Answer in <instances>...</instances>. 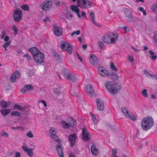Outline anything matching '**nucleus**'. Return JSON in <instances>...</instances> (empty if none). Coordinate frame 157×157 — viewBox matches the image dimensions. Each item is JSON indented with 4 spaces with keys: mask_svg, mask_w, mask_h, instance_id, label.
Masks as SVG:
<instances>
[{
    "mask_svg": "<svg viewBox=\"0 0 157 157\" xmlns=\"http://www.w3.org/2000/svg\"><path fill=\"white\" fill-rule=\"evenodd\" d=\"M23 56L24 57H26V59L28 60H29L31 59L30 56L28 54H24Z\"/></svg>",
    "mask_w": 157,
    "mask_h": 157,
    "instance_id": "obj_54",
    "label": "nucleus"
},
{
    "mask_svg": "<svg viewBox=\"0 0 157 157\" xmlns=\"http://www.w3.org/2000/svg\"><path fill=\"white\" fill-rule=\"evenodd\" d=\"M83 140L86 142H88L90 139V138H82Z\"/></svg>",
    "mask_w": 157,
    "mask_h": 157,
    "instance_id": "obj_63",
    "label": "nucleus"
},
{
    "mask_svg": "<svg viewBox=\"0 0 157 157\" xmlns=\"http://www.w3.org/2000/svg\"><path fill=\"white\" fill-rule=\"evenodd\" d=\"M142 93L143 95L145 97L147 98V97L148 95L147 94V90L146 89H145L144 90L142 91Z\"/></svg>",
    "mask_w": 157,
    "mask_h": 157,
    "instance_id": "obj_44",
    "label": "nucleus"
},
{
    "mask_svg": "<svg viewBox=\"0 0 157 157\" xmlns=\"http://www.w3.org/2000/svg\"><path fill=\"white\" fill-rule=\"evenodd\" d=\"M26 136L28 137H33V136L32 132L31 131H29L26 134Z\"/></svg>",
    "mask_w": 157,
    "mask_h": 157,
    "instance_id": "obj_49",
    "label": "nucleus"
},
{
    "mask_svg": "<svg viewBox=\"0 0 157 157\" xmlns=\"http://www.w3.org/2000/svg\"><path fill=\"white\" fill-rule=\"evenodd\" d=\"M12 30L15 32L14 35H16L17 34L18 31V29L15 25H14L13 26L12 28Z\"/></svg>",
    "mask_w": 157,
    "mask_h": 157,
    "instance_id": "obj_41",
    "label": "nucleus"
},
{
    "mask_svg": "<svg viewBox=\"0 0 157 157\" xmlns=\"http://www.w3.org/2000/svg\"><path fill=\"white\" fill-rule=\"evenodd\" d=\"M92 21L93 22V23L95 24V25L98 26H100V25L98 23H97V22H96V21L95 20L94 18L92 19Z\"/></svg>",
    "mask_w": 157,
    "mask_h": 157,
    "instance_id": "obj_58",
    "label": "nucleus"
},
{
    "mask_svg": "<svg viewBox=\"0 0 157 157\" xmlns=\"http://www.w3.org/2000/svg\"><path fill=\"white\" fill-rule=\"evenodd\" d=\"M154 124V121L153 118L150 116H147L144 117L142 119L141 125V127L144 130H147L153 126Z\"/></svg>",
    "mask_w": 157,
    "mask_h": 157,
    "instance_id": "obj_1",
    "label": "nucleus"
},
{
    "mask_svg": "<svg viewBox=\"0 0 157 157\" xmlns=\"http://www.w3.org/2000/svg\"><path fill=\"white\" fill-rule=\"evenodd\" d=\"M21 74L18 71L14 72L10 77V80L12 82H15L20 77Z\"/></svg>",
    "mask_w": 157,
    "mask_h": 157,
    "instance_id": "obj_13",
    "label": "nucleus"
},
{
    "mask_svg": "<svg viewBox=\"0 0 157 157\" xmlns=\"http://www.w3.org/2000/svg\"><path fill=\"white\" fill-rule=\"evenodd\" d=\"M98 133L100 134L101 136H103V135L105 134L104 132L100 131H98Z\"/></svg>",
    "mask_w": 157,
    "mask_h": 157,
    "instance_id": "obj_64",
    "label": "nucleus"
},
{
    "mask_svg": "<svg viewBox=\"0 0 157 157\" xmlns=\"http://www.w3.org/2000/svg\"><path fill=\"white\" fill-rule=\"evenodd\" d=\"M6 34V32L5 31H2L1 34V38L2 39H3L4 38V37H5Z\"/></svg>",
    "mask_w": 157,
    "mask_h": 157,
    "instance_id": "obj_51",
    "label": "nucleus"
},
{
    "mask_svg": "<svg viewBox=\"0 0 157 157\" xmlns=\"http://www.w3.org/2000/svg\"><path fill=\"white\" fill-rule=\"evenodd\" d=\"M80 32L79 30H77L72 33L71 34V36H73L75 34L76 35H78L80 34Z\"/></svg>",
    "mask_w": 157,
    "mask_h": 157,
    "instance_id": "obj_48",
    "label": "nucleus"
},
{
    "mask_svg": "<svg viewBox=\"0 0 157 157\" xmlns=\"http://www.w3.org/2000/svg\"><path fill=\"white\" fill-rule=\"evenodd\" d=\"M59 89L60 88L59 87L55 88L54 89V92L55 94H60V92H59Z\"/></svg>",
    "mask_w": 157,
    "mask_h": 157,
    "instance_id": "obj_45",
    "label": "nucleus"
},
{
    "mask_svg": "<svg viewBox=\"0 0 157 157\" xmlns=\"http://www.w3.org/2000/svg\"><path fill=\"white\" fill-rule=\"evenodd\" d=\"M33 89V87L31 85L25 86L21 90V92L23 93H26L28 91H32Z\"/></svg>",
    "mask_w": 157,
    "mask_h": 157,
    "instance_id": "obj_20",
    "label": "nucleus"
},
{
    "mask_svg": "<svg viewBox=\"0 0 157 157\" xmlns=\"http://www.w3.org/2000/svg\"><path fill=\"white\" fill-rule=\"evenodd\" d=\"M82 137H89L90 136L89 133L85 128H83L82 129Z\"/></svg>",
    "mask_w": 157,
    "mask_h": 157,
    "instance_id": "obj_29",
    "label": "nucleus"
},
{
    "mask_svg": "<svg viewBox=\"0 0 157 157\" xmlns=\"http://www.w3.org/2000/svg\"><path fill=\"white\" fill-rule=\"evenodd\" d=\"M151 10L155 13H157V3H155L152 5Z\"/></svg>",
    "mask_w": 157,
    "mask_h": 157,
    "instance_id": "obj_33",
    "label": "nucleus"
},
{
    "mask_svg": "<svg viewBox=\"0 0 157 157\" xmlns=\"http://www.w3.org/2000/svg\"><path fill=\"white\" fill-rule=\"evenodd\" d=\"M21 155V154L19 152H17L15 154L14 157H20Z\"/></svg>",
    "mask_w": 157,
    "mask_h": 157,
    "instance_id": "obj_59",
    "label": "nucleus"
},
{
    "mask_svg": "<svg viewBox=\"0 0 157 157\" xmlns=\"http://www.w3.org/2000/svg\"><path fill=\"white\" fill-rule=\"evenodd\" d=\"M77 55L78 58V59L81 62L82 61V59L81 56L78 54V53H77Z\"/></svg>",
    "mask_w": 157,
    "mask_h": 157,
    "instance_id": "obj_61",
    "label": "nucleus"
},
{
    "mask_svg": "<svg viewBox=\"0 0 157 157\" xmlns=\"http://www.w3.org/2000/svg\"><path fill=\"white\" fill-rule=\"evenodd\" d=\"M113 86V87H112L111 89H110V90L109 91V92L112 94H116L117 92V89L116 88V86L114 84Z\"/></svg>",
    "mask_w": 157,
    "mask_h": 157,
    "instance_id": "obj_31",
    "label": "nucleus"
},
{
    "mask_svg": "<svg viewBox=\"0 0 157 157\" xmlns=\"http://www.w3.org/2000/svg\"><path fill=\"white\" fill-rule=\"evenodd\" d=\"M54 31L55 34L57 36H61L63 32L62 29L56 26H54Z\"/></svg>",
    "mask_w": 157,
    "mask_h": 157,
    "instance_id": "obj_19",
    "label": "nucleus"
},
{
    "mask_svg": "<svg viewBox=\"0 0 157 157\" xmlns=\"http://www.w3.org/2000/svg\"><path fill=\"white\" fill-rule=\"evenodd\" d=\"M43 20L47 23L48 24H50V20L49 17H46L45 18L43 19Z\"/></svg>",
    "mask_w": 157,
    "mask_h": 157,
    "instance_id": "obj_47",
    "label": "nucleus"
},
{
    "mask_svg": "<svg viewBox=\"0 0 157 157\" xmlns=\"http://www.w3.org/2000/svg\"><path fill=\"white\" fill-rule=\"evenodd\" d=\"M98 72L99 74L102 76L109 77L110 75V71L102 67H100L98 68Z\"/></svg>",
    "mask_w": 157,
    "mask_h": 157,
    "instance_id": "obj_12",
    "label": "nucleus"
},
{
    "mask_svg": "<svg viewBox=\"0 0 157 157\" xmlns=\"http://www.w3.org/2000/svg\"><path fill=\"white\" fill-rule=\"evenodd\" d=\"M12 116H18L20 115V113L19 112L17 111H14L11 113Z\"/></svg>",
    "mask_w": 157,
    "mask_h": 157,
    "instance_id": "obj_43",
    "label": "nucleus"
},
{
    "mask_svg": "<svg viewBox=\"0 0 157 157\" xmlns=\"http://www.w3.org/2000/svg\"><path fill=\"white\" fill-rule=\"evenodd\" d=\"M123 113L126 116L128 117L132 120L135 121L136 118L133 113L130 112L124 107H122L121 109Z\"/></svg>",
    "mask_w": 157,
    "mask_h": 157,
    "instance_id": "obj_7",
    "label": "nucleus"
},
{
    "mask_svg": "<svg viewBox=\"0 0 157 157\" xmlns=\"http://www.w3.org/2000/svg\"><path fill=\"white\" fill-rule=\"evenodd\" d=\"M58 130L54 128L51 127L49 131V134L51 137H58L56 135Z\"/></svg>",
    "mask_w": 157,
    "mask_h": 157,
    "instance_id": "obj_18",
    "label": "nucleus"
},
{
    "mask_svg": "<svg viewBox=\"0 0 157 157\" xmlns=\"http://www.w3.org/2000/svg\"><path fill=\"white\" fill-rule=\"evenodd\" d=\"M90 15L92 19L94 18L95 15L94 13L93 12H91L90 14Z\"/></svg>",
    "mask_w": 157,
    "mask_h": 157,
    "instance_id": "obj_62",
    "label": "nucleus"
},
{
    "mask_svg": "<svg viewBox=\"0 0 157 157\" xmlns=\"http://www.w3.org/2000/svg\"><path fill=\"white\" fill-rule=\"evenodd\" d=\"M21 8L24 10L29 11V6L27 4H24L21 5Z\"/></svg>",
    "mask_w": 157,
    "mask_h": 157,
    "instance_id": "obj_38",
    "label": "nucleus"
},
{
    "mask_svg": "<svg viewBox=\"0 0 157 157\" xmlns=\"http://www.w3.org/2000/svg\"><path fill=\"white\" fill-rule=\"evenodd\" d=\"M10 42H8L5 43L3 45V47L5 48H6L10 45Z\"/></svg>",
    "mask_w": 157,
    "mask_h": 157,
    "instance_id": "obj_46",
    "label": "nucleus"
},
{
    "mask_svg": "<svg viewBox=\"0 0 157 157\" xmlns=\"http://www.w3.org/2000/svg\"><path fill=\"white\" fill-rule=\"evenodd\" d=\"M125 15L129 18H131L132 16L130 10L127 8H124L123 10Z\"/></svg>",
    "mask_w": 157,
    "mask_h": 157,
    "instance_id": "obj_26",
    "label": "nucleus"
},
{
    "mask_svg": "<svg viewBox=\"0 0 157 157\" xmlns=\"http://www.w3.org/2000/svg\"><path fill=\"white\" fill-rule=\"evenodd\" d=\"M60 48L63 50H66L69 54H71L72 51V45L64 41H61L60 44Z\"/></svg>",
    "mask_w": 157,
    "mask_h": 157,
    "instance_id": "obj_4",
    "label": "nucleus"
},
{
    "mask_svg": "<svg viewBox=\"0 0 157 157\" xmlns=\"http://www.w3.org/2000/svg\"><path fill=\"white\" fill-rule=\"evenodd\" d=\"M24 109L21 106L17 104H15L13 107V109L14 110H21Z\"/></svg>",
    "mask_w": 157,
    "mask_h": 157,
    "instance_id": "obj_36",
    "label": "nucleus"
},
{
    "mask_svg": "<svg viewBox=\"0 0 157 157\" xmlns=\"http://www.w3.org/2000/svg\"><path fill=\"white\" fill-rule=\"evenodd\" d=\"M144 73L145 75L147 77H150L151 76H152L153 75L149 73V72L147 71L146 69H145L144 70Z\"/></svg>",
    "mask_w": 157,
    "mask_h": 157,
    "instance_id": "obj_40",
    "label": "nucleus"
},
{
    "mask_svg": "<svg viewBox=\"0 0 157 157\" xmlns=\"http://www.w3.org/2000/svg\"><path fill=\"white\" fill-rule=\"evenodd\" d=\"M128 59L130 62L131 66H133L135 64L133 57L132 56L128 55Z\"/></svg>",
    "mask_w": 157,
    "mask_h": 157,
    "instance_id": "obj_30",
    "label": "nucleus"
},
{
    "mask_svg": "<svg viewBox=\"0 0 157 157\" xmlns=\"http://www.w3.org/2000/svg\"><path fill=\"white\" fill-rule=\"evenodd\" d=\"M29 51L32 53L33 56L41 52L36 47L30 48L29 49Z\"/></svg>",
    "mask_w": 157,
    "mask_h": 157,
    "instance_id": "obj_21",
    "label": "nucleus"
},
{
    "mask_svg": "<svg viewBox=\"0 0 157 157\" xmlns=\"http://www.w3.org/2000/svg\"><path fill=\"white\" fill-rule=\"evenodd\" d=\"M10 105V102L9 101L7 102L4 101H0V105L2 108L8 107Z\"/></svg>",
    "mask_w": 157,
    "mask_h": 157,
    "instance_id": "obj_24",
    "label": "nucleus"
},
{
    "mask_svg": "<svg viewBox=\"0 0 157 157\" xmlns=\"http://www.w3.org/2000/svg\"><path fill=\"white\" fill-rule=\"evenodd\" d=\"M68 123L63 120L62 121L60 122V125L63 128H67L70 127L73 128L76 124V121L71 117L68 118Z\"/></svg>",
    "mask_w": 157,
    "mask_h": 157,
    "instance_id": "obj_3",
    "label": "nucleus"
},
{
    "mask_svg": "<svg viewBox=\"0 0 157 157\" xmlns=\"http://www.w3.org/2000/svg\"><path fill=\"white\" fill-rule=\"evenodd\" d=\"M62 73L65 78L69 80L74 82L76 80L75 76L71 74L70 71L69 69L67 68L64 69L62 71Z\"/></svg>",
    "mask_w": 157,
    "mask_h": 157,
    "instance_id": "obj_5",
    "label": "nucleus"
},
{
    "mask_svg": "<svg viewBox=\"0 0 157 157\" xmlns=\"http://www.w3.org/2000/svg\"><path fill=\"white\" fill-rule=\"evenodd\" d=\"M53 140H55L56 142L58 143V144H61V141L59 140V138H52Z\"/></svg>",
    "mask_w": 157,
    "mask_h": 157,
    "instance_id": "obj_53",
    "label": "nucleus"
},
{
    "mask_svg": "<svg viewBox=\"0 0 157 157\" xmlns=\"http://www.w3.org/2000/svg\"><path fill=\"white\" fill-rule=\"evenodd\" d=\"M90 63L94 67L97 66L99 63V60L94 54H90L89 56Z\"/></svg>",
    "mask_w": 157,
    "mask_h": 157,
    "instance_id": "obj_8",
    "label": "nucleus"
},
{
    "mask_svg": "<svg viewBox=\"0 0 157 157\" xmlns=\"http://www.w3.org/2000/svg\"><path fill=\"white\" fill-rule=\"evenodd\" d=\"M78 6L82 8H90L92 6V3L88 0H77Z\"/></svg>",
    "mask_w": 157,
    "mask_h": 157,
    "instance_id": "obj_6",
    "label": "nucleus"
},
{
    "mask_svg": "<svg viewBox=\"0 0 157 157\" xmlns=\"http://www.w3.org/2000/svg\"><path fill=\"white\" fill-rule=\"evenodd\" d=\"M90 114L91 117V119L93 122V124H96L98 121V117L97 116H94L91 112H90Z\"/></svg>",
    "mask_w": 157,
    "mask_h": 157,
    "instance_id": "obj_27",
    "label": "nucleus"
},
{
    "mask_svg": "<svg viewBox=\"0 0 157 157\" xmlns=\"http://www.w3.org/2000/svg\"><path fill=\"white\" fill-rule=\"evenodd\" d=\"M56 148L59 156L60 157H63L64 154L61 144L60 143L57 144L56 146Z\"/></svg>",
    "mask_w": 157,
    "mask_h": 157,
    "instance_id": "obj_16",
    "label": "nucleus"
},
{
    "mask_svg": "<svg viewBox=\"0 0 157 157\" xmlns=\"http://www.w3.org/2000/svg\"><path fill=\"white\" fill-rule=\"evenodd\" d=\"M114 84V83L112 82H108L105 84V85L107 90L109 91L113 87Z\"/></svg>",
    "mask_w": 157,
    "mask_h": 157,
    "instance_id": "obj_28",
    "label": "nucleus"
},
{
    "mask_svg": "<svg viewBox=\"0 0 157 157\" xmlns=\"http://www.w3.org/2000/svg\"><path fill=\"white\" fill-rule=\"evenodd\" d=\"M131 48L135 52H138L139 51H140V50H139L133 46Z\"/></svg>",
    "mask_w": 157,
    "mask_h": 157,
    "instance_id": "obj_57",
    "label": "nucleus"
},
{
    "mask_svg": "<svg viewBox=\"0 0 157 157\" xmlns=\"http://www.w3.org/2000/svg\"><path fill=\"white\" fill-rule=\"evenodd\" d=\"M91 151L92 154L94 155H98L99 153V151L96 148L94 144H92L91 146Z\"/></svg>",
    "mask_w": 157,
    "mask_h": 157,
    "instance_id": "obj_22",
    "label": "nucleus"
},
{
    "mask_svg": "<svg viewBox=\"0 0 157 157\" xmlns=\"http://www.w3.org/2000/svg\"><path fill=\"white\" fill-rule=\"evenodd\" d=\"M96 102L98 109L100 111H102L104 109V104L103 101L100 99H97Z\"/></svg>",
    "mask_w": 157,
    "mask_h": 157,
    "instance_id": "obj_17",
    "label": "nucleus"
},
{
    "mask_svg": "<svg viewBox=\"0 0 157 157\" xmlns=\"http://www.w3.org/2000/svg\"><path fill=\"white\" fill-rule=\"evenodd\" d=\"M155 35L154 37V40L155 43L157 44V32L155 33Z\"/></svg>",
    "mask_w": 157,
    "mask_h": 157,
    "instance_id": "obj_60",
    "label": "nucleus"
},
{
    "mask_svg": "<svg viewBox=\"0 0 157 157\" xmlns=\"http://www.w3.org/2000/svg\"><path fill=\"white\" fill-rule=\"evenodd\" d=\"M44 56L42 52L39 53V54L34 56V59L35 62L37 63H41L44 59Z\"/></svg>",
    "mask_w": 157,
    "mask_h": 157,
    "instance_id": "obj_11",
    "label": "nucleus"
},
{
    "mask_svg": "<svg viewBox=\"0 0 157 157\" xmlns=\"http://www.w3.org/2000/svg\"><path fill=\"white\" fill-rule=\"evenodd\" d=\"M52 5V1L51 0H48L42 3L40 6L43 10L48 11L51 9Z\"/></svg>",
    "mask_w": 157,
    "mask_h": 157,
    "instance_id": "obj_9",
    "label": "nucleus"
},
{
    "mask_svg": "<svg viewBox=\"0 0 157 157\" xmlns=\"http://www.w3.org/2000/svg\"><path fill=\"white\" fill-rule=\"evenodd\" d=\"M22 11L19 9H17L13 15L14 20L17 22L20 21L22 19Z\"/></svg>",
    "mask_w": 157,
    "mask_h": 157,
    "instance_id": "obj_10",
    "label": "nucleus"
},
{
    "mask_svg": "<svg viewBox=\"0 0 157 157\" xmlns=\"http://www.w3.org/2000/svg\"><path fill=\"white\" fill-rule=\"evenodd\" d=\"M85 90L89 96L92 97L94 95V88L90 85H87Z\"/></svg>",
    "mask_w": 157,
    "mask_h": 157,
    "instance_id": "obj_15",
    "label": "nucleus"
},
{
    "mask_svg": "<svg viewBox=\"0 0 157 157\" xmlns=\"http://www.w3.org/2000/svg\"><path fill=\"white\" fill-rule=\"evenodd\" d=\"M110 68L112 71H113L115 72L117 71V69L116 67L114 65V64L112 62H111L110 63Z\"/></svg>",
    "mask_w": 157,
    "mask_h": 157,
    "instance_id": "obj_39",
    "label": "nucleus"
},
{
    "mask_svg": "<svg viewBox=\"0 0 157 157\" xmlns=\"http://www.w3.org/2000/svg\"><path fill=\"white\" fill-rule=\"evenodd\" d=\"M112 155L114 156H115L116 157H117L116 156L118 157L116 155V154L117 153V151L115 149H112Z\"/></svg>",
    "mask_w": 157,
    "mask_h": 157,
    "instance_id": "obj_50",
    "label": "nucleus"
},
{
    "mask_svg": "<svg viewBox=\"0 0 157 157\" xmlns=\"http://www.w3.org/2000/svg\"><path fill=\"white\" fill-rule=\"evenodd\" d=\"M76 138H69L70 145L71 147H73L75 145L76 142Z\"/></svg>",
    "mask_w": 157,
    "mask_h": 157,
    "instance_id": "obj_34",
    "label": "nucleus"
},
{
    "mask_svg": "<svg viewBox=\"0 0 157 157\" xmlns=\"http://www.w3.org/2000/svg\"><path fill=\"white\" fill-rule=\"evenodd\" d=\"M10 111V110L9 109H2L1 111L2 114L4 116L7 115Z\"/></svg>",
    "mask_w": 157,
    "mask_h": 157,
    "instance_id": "obj_35",
    "label": "nucleus"
},
{
    "mask_svg": "<svg viewBox=\"0 0 157 157\" xmlns=\"http://www.w3.org/2000/svg\"><path fill=\"white\" fill-rule=\"evenodd\" d=\"M138 10H140L141 12H142L143 13L144 15H146V12L144 10V8L142 7H140L138 8Z\"/></svg>",
    "mask_w": 157,
    "mask_h": 157,
    "instance_id": "obj_42",
    "label": "nucleus"
},
{
    "mask_svg": "<svg viewBox=\"0 0 157 157\" xmlns=\"http://www.w3.org/2000/svg\"><path fill=\"white\" fill-rule=\"evenodd\" d=\"M1 136H6V137L9 136L8 133L6 132H2L1 133Z\"/></svg>",
    "mask_w": 157,
    "mask_h": 157,
    "instance_id": "obj_56",
    "label": "nucleus"
},
{
    "mask_svg": "<svg viewBox=\"0 0 157 157\" xmlns=\"http://www.w3.org/2000/svg\"><path fill=\"white\" fill-rule=\"evenodd\" d=\"M71 10L73 11H75L77 14L79 18H80L81 16L80 15L79 13V10L77 6H75L72 5L71 6Z\"/></svg>",
    "mask_w": 157,
    "mask_h": 157,
    "instance_id": "obj_23",
    "label": "nucleus"
},
{
    "mask_svg": "<svg viewBox=\"0 0 157 157\" xmlns=\"http://www.w3.org/2000/svg\"><path fill=\"white\" fill-rule=\"evenodd\" d=\"M118 37V33H110L104 36L102 40L105 43L113 44L117 41Z\"/></svg>",
    "mask_w": 157,
    "mask_h": 157,
    "instance_id": "obj_2",
    "label": "nucleus"
},
{
    "mask_svg": "<svg viewBox=\"0 0 157 157\" xmlns=\"http://www.w3.org/2000/svg\"><path fill=\"white\" fill-rule=\"evenodd\" d=\"M147 56L150 57L152 60L156 59L157 56L154 55V52L151 50H150L147 52H146Z\"/></svg>",
    "mask_w": 157,
    "mask_h": 157,
    "instance_id": "obj_25",
    "label": "nucleus"
},
{
    "mask_svg": "<svg viewBox=\"0 0 157 157\" xmlns=\"http://www.w3.org/2000/svg\"><path fill=\"white\" fill-rule=\"evenodd\" d=\"M65 17L67 19L69 20H71L72 17V14L69 12H67L64 15Z\"/></svg>",
    "mask_w": 157,
    "mask_h": 157,
    "instance_id": "obj_37",
    "label": "nucleus"
},
{
    "mask_svg": "<svg viewBox=\"0 0 157 157\" xmlns=\"http://www.w3.org/2000/svg\"><path fill=\"white\" fill-rule=\"evenodd\" d=\"M98 45L99 47L101 48H102L104 46V43L101 41H99L98 42Z\"/></svg>",
    "mask_w": 157,
    "mask_h": 157,
    "instance_id": "obj_52",
    "label": "nucleus"
},
{
    "mask_svg": "<svg viewBox=\"0 0 157 157\" xmlns=\"http://www.w3.org/2000/svg\"><path fill=\"white\" fill-rule=\"evenodd\" d=\"M122 28L126 32L130 30L129 28L126 26H124L122 27Z\"/></svg>",
    "mask_w": 157,
    "mask_h": 157,
    "instance_id": "obj_55",
    "label": "nucleus"
},
{
    "mask_svg": "<svg viewBox=\"0 0 157 157\" xmlns=\"http://www.w3.org/2000/svg\"><path fill=\"white\" fill-rule=\"evenodd\" d=\"M22 148L23 151L26 152L27 154L30 157H32L33 156V149L31 148H28L25 145L22 146Z\"/></svg>",
    "mask_w": 157,
    "mask_h": 157,
    "instance_id": "obj_14",
    "label": "nucleus"
},
{
    "mask_svg": "<svg viewBox=\"0 0 157 157\" xmlns=\"http://www.w3.org/2000/svg\"><path fill=\"white\" fill-rule=\"evenodd\" d=\"M110 76L113 80L117 79L118 78V75L114 72H112L110 73Z\"/></svg>",
    "mask_w": 157,
    "mask_h": 157,
    "instance_id": "obj_32",
    "label": "nucleus"
}]
</instances>
